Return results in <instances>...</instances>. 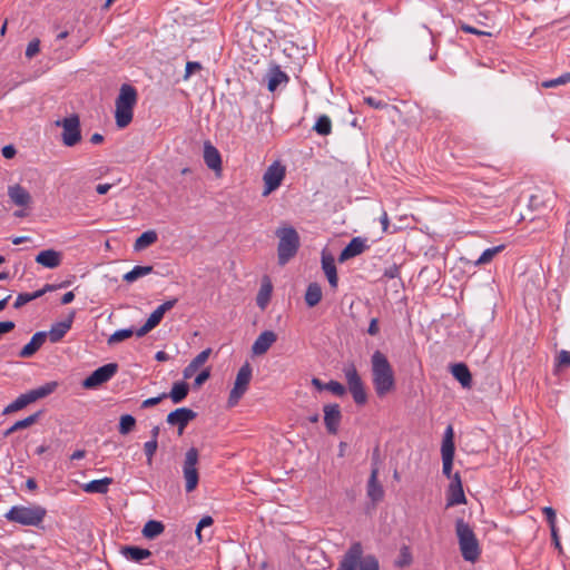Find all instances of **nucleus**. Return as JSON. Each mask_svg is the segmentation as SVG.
I'll return each mask as SVG.
<instances>
[{"label": "nucleus", "instance_id": "18", "mask_svg": "<svg viewBox=\"0 0 570 570\" xmlns=\"http://www.w3.org/2000/svg\"><path fill=\"white\" fill-rule=\"evenodd\" d=\"M36 263L46 268H57L62 262V254L55 249H45L38 253L35 258Z\"/></svg>", "mask_w": 570, "mask_h": 570}, {"label": "nucleus", "instance_id": "57", "mask_svg": "<svg viewBox=\"0 0 570 570\" xmlns=\"http://www.w3.org/2000/svg\"><path fill=\"white\" fill-rule=\"evenodd\" d=\"M168 395L166 393H163L156 397H150V399H147L145 400L142 403H141V407L142 409H147V407H150V406H154V405H157L158 403H160L161 400L166 399Z\"/></svg>", "mask_w": 570, "mask_h": 570}, {"label": "nucleus", "instance_id": "9", "mask_svg": "<svg viewBox=\"0 0 570 570\" xmlns=\"http://www.w3.org/2000/svg\"><path fill=\"white\" fill-rule=\"evenodd\" d=\"M285 174L286 168L279 161H274L272 165H269L263 175V196H268L271 193L276 190L281 186Z\"/></svg>", "mask_w": 570, "mask_h": 570}, {"label": "nucleus", "instance_id": "43", "mask_svg": "<svg viewBox=\"0 0 570 570\" xmlns=\"http://www.w3.org/2000/svg\"><path fill=\"white\" fill-rule=\"evenodd\" d=\"M136 424V419L130 414H125L120 416L119 422V433L122 435L128 434Z\"/></svg>", "mask_w": 570, "mask_h": 570}, {"label": "nucleus", "instance_id": "12", "mask_svg": "<svg viewBox=\"0 0 570 570\" xmlns=\"http://www.w3.org/2000/svg\"><path fill=\"white\" fill-rule=\"evenodd\" d=\"M177 303V299H169L165 303L160 304L148 317L146 323L136 331V335L138 337L145 336L147 333H149L151 330H154L163 320L166 312L171 309L175 304Z\"/></svg>", "mask_w": 570, "mask_h": 570}, {"label": "nucleus", "instance_id": "49", "mask_svg": "<svg viewBox=\"0 0 570 570\" xmlns=\"http://www.w3.org/2000/svg\"><path fill=\"white\" fill-rule=\"evenodd\" d=\"M40 51V41L38 39L31 40L26 49V57L32 58Z\"/></svg>", "mask_w": 570, "mask_h": 570}, {"label": "nucleus", "instance_id": "55", "mask_svg": "<svg viewBox=\"0 0 570 570\" xmlns=\"http://www.w3.org/2000/svg\"><path fill=\"white\" fill-rule=\"evenodd\" d=\"M210 376V370L209 368H205L196 377H195V381H194V385L195 387H200Z\"/></svg>", "mask_w": 570, "mask_h": 570}, {"label": "nucleus", "instance_id": "34", "mask_svg": "<svg viewBox=\"0 0 570 570\" xmlns=\"http://www.w3.org/2000/svg\"><path fill=\"white\" fill-rule=\"evenodd\" d=\"M164 530L165 527L160 521L149 520L142 528V535L147 539H155L161 534Z\"/></svg>", "mask_w": 570, "mask_h": 570}, {"label": "nucleus", "instance_id": "33", "mask_svg": "<svg viewBox=\"0 0 570 570\" xmlns=\"http://www.w3.org/2000/svg\"><path fill=\"white\" fill-rule=\"evenodd\" d=\"M272 289L273 287L269 279H264L256 297V303L262 309H264L267 306L271 299Z\"/></svg>", "mask_w": 570, "mask_h": 570}, {"label": "nucleus", "instance_id": "39", "mask_svg": "<svg viewBox=\"0 0 570 570\" xmlns=\"http://www.w3.org/2000/svg\"><path fill=\"white\" fill-rule=\"evenodd\" d=\"M57 385L58 384L56 382H49L42 386L29 391L28 393L31 401L36 402L37 400L46 397L47 395L51 394L56 390Z\"/></svg>", "mask_w": 570, "mask_h": 570}, {"label": "nucleus", "instance_id": "61", "mask_svg": "<svg viewBox=\"0 0 570 570\" xmlns=\"http://www.w3.org/2000/svg\"><path fill=\"white\" fill-rule=\"evenodd\" d=\"M550 531H551V538L554 543V547L558 548L559 550H561V543H560L557 525L552 524V527L550 528Z\"/></svg>", "mask_w": 570, "mask_h": 570}, {"label": "nucleus", "instance_id": "3", "mask_svg": "<svg viewBox=\"0 0 570 570\" xmlns=\"http://www.w3.org/2000/svg\"><path fill=\"white\" fill-rule=\"evenodd\" d=\"M47 517V509L39 504L13 505L4 518L24 527L40 528Z\"/></svg>", "mask_w": 570, "mask_h": 570}, {"label": "nucleus", "instance_id": "37", "mask_svg": "<svg viewBox=\"0 0 570 570\" xmlns=\"http://www.w3.org/2000/svg\"><path fill=\"white\" fill-rule=\"evenodd\" d=\"M505 248L504 245H498L491 248H487L481 256L475 261V266L487 265L492 262V259L500 254Z\"/></svg>", "mask_w": 570, "mask_h": 570}, {"label": "nucleus", "instance_id": "1", "mask_svg": "<svg viewBox=\"0 0 570 570\" xmlns=\"http://www.w3.org/2000/svg\"><path fill=\"white\" fill-rule=\"evenodd\" d=\"M372 381L379 396H384L394 387V373L387 357L375 351L371 357Z\"/></svg>", "mask_w": 570, "mask_h": 570}, {"label": "nucleus", "instance_id": "10", "mask_svg": "<svg viewBox=\"0 0 570 570\" xmlns=\"http://www.w3.org/2000/svg\"><path fill=\"white\" fill-rule=\"evenodd\" d=\"M454 442H453V429L449 425L445 430L444 438L441 446L443 468L442 472L446 478H452V466L454 459Z\"/></svg>", "mask_w": 570, "mask_h": 570}, {"label": "nucleus", "instance_id": "28", "mask_svg": "<svg viewBox=\"0 0 570 570\" xmlns=\"http://www.w3.org/2000/svg\"><path fill=\"white\" fill-rule=\"evenodd\" d=\"M124 557L134 562H140L151 556L148 549H144L136 546H125L121 548Z\"/></svg>", "mask_w": 570, "mask_h": 570}, {"label": "nucleus", "instance_id": "63", "mask_svg": "<svg viewBox=\"0 0 570 570\" xmlns=\"http://www.w3.org/2000/svg\"><path fill=\"white\" fill-rule=\"evenodd\" d=\"M370 335H376L379 333V323L376 318H372L367 328Z\"/></svg>", "mask_w": 570, "mask_h": 570}, {"label": "nucleus", "instance_id": "22", "mask_svg": "<svg viewBox=\"0 0 570 570\" xmlns=\"http://www.w3.org/2000/svg\"><path fill=\"white\" fill-rule=\"evenodd\" d=\"M204 161L212 170L218 171L222 169L220 154L209 141L204 144Z\"/></svg>", "mask_w": 570, "mask_h": 570}, {"label": "nucleus", "instance_id": "25", "mask_svg": "<svg viewBox=\"0 0 570 570\" xmlns=\"http://www.w3.org/2000/svg\"><path fill=\"white\" fill-rule=\"evenodd\" d=\"M46 338L47 332H37L19 352V356L23 358L31 357L43 345Z\"/></svg>", "mask_w": 570, "mask_h": 570}, {"label": "nucleus", "instance_id": "8", "mask_svg": "<svg viewBox=\"0 0 570 570\" xmlns=\"http://www.w3.org/2000/svg\"><path fill=\"white\" fill-rule=\"evenodd\" d=\"M198 462V451L195 448H190L186 454L183 464V474L185 479V489L187 492H191L196 489L199 474L196 468Z\"/></svg>", "mask_w": 570, "mask_h": 570}, {"label": "nucleus", "instance_id": "52", "mask_svg": "<svg viewBox=\"0 0 570 570\" xmlns=\"http://www.w3.org/2000/svg\"><path fill=\"white\" fill-rule=\"evenodd\" d=\"M202 69V65L197 61H188L186 63L184 79L187 80L194 72Z\"/></svg>", "mask_w": 570, "mask_h": 570}, {"label": "nucleus", "instance_id": "36", "mask_svg": "<svg viewBox=\"0 0 570 570\" xmlns=\"http://www.w3.org/2000/svg\"><path fill=\"white\" fill-rule=\"evenodd\" d=\"M446 505L453 507L459 505L462 503H465V495L463 491V487L461 488H451L448 489V495H446Z\"/></svg>", "mask_w": 570, "mask_h": 570}, {"label": "nucleus", "instance_id": "64", "mask_svg": "<svg viewBox=\"0 0 570 570\" xmlns=\"http://www.w3.org/2000/svg\"><path fill=\"white\" fill-rule=\"evenodd\" d=\"M451 480V483L449 487L451 488H461L462 481L460 474L456 472L452 475V478H449Z\"/></svg>", "mask_w": 570, "mask_h": 570}, {"label": "nucleus", "instance_id": "32", "mask_svg": "<svg viewBox=\"0 0 570 570\" xmlns=\"http://www.w3.org/2000/svg\"><path fill=\"white\" fill-rule=\"evenodd\" d=\"M158 239L157 233L155 230L144 232L135 242L134 248L137 252H140L148 246L155 244Z\"/></svg>", "mask_w": 570, "mask_h": 570}, {"label": "nucleus", "instance_id": "62", "mask_svg": "<svg viewBox=\"0 0 570 570\" xmlns=\"http://www.w3.org/2000/svg\"><path fill=\"white\" fill-rule=\"evenodd\" d=\"M16 155V148L12 145L4 146L2 148V156L7 159L12 158Z\"/></svg>", "mask_w": 570, "mask_h": 570}, {"label": "nucleus", "instance_id": "19", "mask_svg": "<svg viewBox=\"0 0 570 570\" xmlns=\"http://www.w3.org/2000/svg\"><path fill=\"white\" fill-rule=\"evenodd\" d=\"M8 196L14 205L20 207H27L32 203L30 193L19 184L8 187Z\"/></svg>", "mask_w": 570, "mask_h": 570}, {"label": "nucleus", "instance_id": "7", "mask_svg": "<svg viewBox=\"0 0 570 570\" xmlns=\"http://www.w3.org/2000/svg\"><path fill=\"white\" fill-rule=\"evenodd\" d=\"M253 370L248 362L243 364L237 372L234 386L229 393L228 405L235 406L246 393L252 380Z\"/></svg>", "mask_w": 570, "mask_h": 570}, {"label": "nucleus", "instance_id": "46", "mask_svg": "<svg viewBox=\"0 0 570 570\" xmlns=\"http://www.w3.org/2000/svg\"><path fill=\"white\" fill-rule=\"evenodd\" d=\"M379 569H380L379 561L374 556L367 554L362 559L360 570H379Z\"/></svg>", "mask_w": 570, "mask_h": 570}, {"label": "nucleus", "instance_id": "26", "mask_svg": "<svg viewBox=\"0 0 570 570\" xmlns=\"http://www.w3.org/2000/svg\"><path fill=\"white\" fill-rule=\"evenodd\" d=\"M56 288L55 285H51V284H46L39 291H36L33 293H21L17 296L16 298V302L13 304V307L14 308H20L22 307L23 305H26L27 303L33 301V299H37L39 297H41L42 295H45L47 292H51Z\"/></svg>", "mask_w": 570, "mask_h": 570}, {"label": "nucleus", "instance_id": "42", "mask_svg": "<svg viewBox=\"0 0 570 570\" xmlns=\"http://www.w3.org/2000/svg\"><path fill=\"white\" fill-rule=\"evenodd\" d=\"M134 334H136V331H134L132 328L118 330L109 336L108 344L112 345V344L119 343L121 341H125V340L131 337Z\"/></svg>", "mask_w": 570, "mask_h": 570}, {"label": "nucleus", "instance_id": "56", "mask_svg": "<svg viewBox=\"0 0 570 570\" xmlns=\"http://www.w3.org/2000/svg\"><path fill=\"white\" fill-rule=\"evenodd\" d=\"M543 514L547 518V521L549 523V527L551 528L552 524L556 525L557 514L553 508L551 507H544L542 509Z\"/></svg>", "mask_w": 570, "mask_h": 570}, {"label": "nucleus", "instance_id": "47", "mask_svg": "<svg viewBox=\"0 0 570 570\" xmlns=\"http://www.w3.org/2000/svg\"><path fill=\"white\" fill-rule=\"evenodd\" d=\"M158 448V441L157 440H149L144 444V451L147 458V463L150 465L153 463V458L157 451Z\"/></svg>", "mask_w": 570, "mask_h": 570}, {"label": "nucleus", "instance_id": "41", "mask_svg": "<svg viewBox=\"0 0 570 570\" xmlns=\"http://www.w3.org/2000/svg\"><path fill=\"white\" fill-rule=\"evenodd\" d=\"M314 130L322 136H327L332 131V121L328 116L322 115L317 118Z\"/></svg>", "mask_w": 570, "mask_h": 570}, {"label": "nucleus", "instance_id": "45", "mask_svg": "<svg viewBox=\"0 0 570 570\" xmlns=\"http://www.w3.org/2000/svg\"><path fill=\"white\" fill-rule=\"evenodd\" d=\"M40 415H41V412H37L32 415L27 416L23 420L17 421L14 423V429L22 430V429H27V428L31 426L32 424H35L38 421Z\"/></svg>", "mask_w": 570, "mask_h": 570}, {"label": "nucleus", "instance_id": "40", "mask_svg": "<svg viewBox=\"0 0 570 570\" xmlns=\"http://www.w3.org/2000/svg\"><path fill=\"white\" fill-rule=\"evenodd\" d=\"M32 403L29 393L21 394L18 396L12 403H10L3 411V414L12 413L26 407L28 404Z\"/></svg>", "mask_w": 570, "mask_h": 570}, {"label": "nucleus", "instance_id": "29", "mask_svg": "<svg viewBox=\"0 0 570 570\" xmlns=\"http://www.w3.org/2000/svg\"><path fill=\"white\" fill-rule=\"evenodd\" d=\"M112 483L111 478H104L99 480H92L83 484L82 489L87 493H99L105 494L108 492L109 485Z\"/></svg>", "mask_w": 570, "mask_h": 570}, {"label": "nucleus", "instance_id": "11", "mask_svg": "<svg viewBox=\"0 0 570 570\" xmlns=\"http://www.w3.org/2000/svg\"><path fill=\"white\" fill-rule=\"evenodd\" d=\"M118 365L116 363H108L95 370L83 382L85 389H95L108 382L117 372Z\"/></svg>", "mask_w": 570, "mask_h": 570}, {"label": "nucleus", "instance_id": "17", "mask_svg": "<svg viewBox=\"0 0 570 570\" xmlns=\"http://www.w3.org/2000/svg\"><path fill=\"white\" fill-rule=\"evenodd\" d=\"M367 248L366 239L361 237H354L341 252L338 256V261L344 263L350 258H353L360 254H362Z\"/></svg>", "mask_w": 570, "mask_h": 570}, {"label": "nucleus", "instance_id": "58", "mask_svg": "<svg viewBox=\"0 0 570 570\" xmlns=\"http://www.w3.org/2000/svg\"><path fill=\"white\" fill-rule=\"evenodd\" d=\"M198 371L197 365L190 362L183 371V376L185 380L191 379L196 372Z\"/></svg>", "mask_w": 570, "mask_h": 570}, {"label": "nucleus", "instance_id": "6", "mask_svg": "<svg viewBox=\"0 0 570 570\" xmlns=\"http://www.w3.org/2000/svg\"><path fill=\"white\" fill-rule=\"evenodd\" d=\"M62 128L61 140L67 147H73L81 140L80 120L77 115H71L55 122Z\"/></svg>", "mask_w": 570, "mask_h": 570}, {"label": "nucleus", "instance_id": "35", "mask_svg": "<svg viewBox=\"0 0 570 570\" xmlns=\"http://www.w3.org/2000/svg\"><path fill=\"white\" fill-rule=\"evenodd\" d=\"M188 394V385L185 382H175L171 391L167 394L171 401L177 404L180 403Z\"/></svg>", "mask_w": 570, "mask_h": 570}, {"label": "nucleus", "instance_id": "59", "mask_svg": "<svg viewBox=\"0 0 570 570\" xmlns=\"http://www.w3.org/2000/svg\"><path fill=\"white\" fill-rule=\"evenodd\" d=\"M364 101L370 105L371 107H374L375 109H382L386 106L385 102L381 101V100H376L375 98L373 97H366L364 99Z\"/></svg>", "mask_w": 570, "mask_h": 570}, {"label": "nucleus", "instance_id": "27", "mask_svg": "<svg viewBox=\"0 0 570 570\" xmlns=\"http://www.w3.org/2000/svg\"><path fill=\"white\" fill-rule=\"evenodd\" d=\"M451 373L454 376V379L461 383L463 387H471L472 375L464 363H456L452 365Z\"/></svg>", "mask_w": 570, "mask_h": 570}, {"label": "nucleus", "instance_id": "2", "mask_svg": "<svg viewBox=\"0 0 570 570\" xmlns=\"http://www.w3.org/2000/svg\"><path fill=\"white\" fill-rule=\"evenodd\" d=\"M137 99L138 94L134 86L121 85L115 102V120L118 128H125L131 122Z\"/></svg>", "mask_w": 570, "mask_h": 570}, {"label": "nucleus", "instance_id": "54", "mask_svg": "<svg viewBox=\"0 0 570 570\" xmlns=\"http://www.w3.org/2000/svg\"><path fill=\"white\" fill-rule=\"evenodd\" d=\"M412 561V557H411V553L409 551V549L406 547H403L401 549V558L400 560L397 561V566L399 567H406L411 563Z\"/></svg>", "mask_w": 570, "mask_h": 570}, {"label": "nucleus", "instance_id": "16", "mask_svg": "<svg viewBox=\"0 0 570 570\" xmlns=\"http://www.w3.org/2000/svg\"><path fill=\"white\" fill-rule=\"evenodd\" d=\"M277 335L273 331H264L255 340L252 346V353L254 355L265 354L271 346L276 342Z\"/></svg>", "mask_w": 570, "mask_h": 570}, {"label": "nucleus", "instance_id": "48", "mask_svg": "<svg viewBox=\"0 0 570 570\" xmlns=\"http://www.w3.org/2000/svg\"><path fill=\"white\" fill-rule=\"evenodd\" d=\"M324 389L330 391L336 396H343L345 394V387L337 381H330L325 383Z\"/></svg>", "mask_w": 570, "mask_h": 570}, {"label": "nucleus", "instance_id": "44", "mask_svg": "<svg viewBox=\"0 0 570 570\" xmlns=\"http://www.w3.org/2000/svg\"><path fill=\"white\" fill-rule=\"evenodd\" d=\"M570 82V72H566L558 78L546 80L542 82V87L544 88H556L558 86H563Z\"/></svg>", "mask_w": 570, "mask_h": 570}, {"label": "nucleus", "instance_id": "51", "mask_svg": "<svg viewBox=\"0 0 570 570\" xmlns=\"http://www.w3.org/2000/svg\"><path fill=\"white\" fill-rule=\"evenodd\" d=\"M557 365L561 367H570V352L562 350L560 351L558 358H557Z\"/></svg>", "mask_w": 570, "mask_h": 570}, {"label": "nucleus", "instance_id": "14", "mask_svg": "<svg viewBox=\"0 0 570 570\" xmlns=\"http://www.w3.org/2000/svg\"><path fill=\"white\" fill-rule=\"evenodd\" d=\"M197 416V413L188 407H179L167 415V423L178 426V433L181 434L187 424Z\"/></svg>", "mask_w": 570, "mask_h": 570}, {"label": "nucleus", "instance_id": "5", "mask_svg": "<svg viewBox=\"0 0 570 570\" xmlns=\"http://www.w3.org/2000/svg\"><path fill=\"white\" fill-rule=\"evenodd\" d=\"M276 236L279 238L277 246L278 264H287L297 253L299 248V236L295 228L279 227L276 230Z\"/></svg>", "mask_w": 570, "mask_h": 570}, {"label": "nucleus", "instance_id": "30", "mask_svg": "<svg viewBox=\"0 0 570 570\" xmlns=\"http://www.w3.org/2000/svg\"><path fill=\"white\" fill-rule=\"evenodd\" d=\"M350 392L363 386V382L354 364H348L343 370Z\"/></svg>", "mask_w": 570, "mask_h": 570}, {"label": "nucleus", "instance_id": "50", "mask_svg": "<svg viewBox=\"0 0 570 570\" xmlns=\"http://www.w3.org/2000/svg\"><path fill=\"white\" fill-rule=\"evenodd\" d=\"M212 353V350L210 348H206L204 351H202L199 354H197L193 360L191 362L197 365V367L199 368L203 364H205L209 357Z\"/></svg>", "mask_w": 570, "mask_h": 570}, {"label": "nucleus", "instance_id": "24", "mask_svg": "<svg viewBox=\"0 0 570 570\" xmlns=\"http://www.w3.org/2000/svg\"><path fill=\"white\" fill-rule=\"evenodd\" d=\"M267 88L269 91H275L281 85H286L289 80L286 72L279 66H273L267 73Z\"/></svg>", "mask_w": 570, "mask_h": 570}, {"label": "nucleus", "instance_id": "21", "mask_svg": "<svg viewBox=\"0 0 570 570\" xmlns=\"http://www.w3.org/2000/svg\"><path fill=\"white\" fill-rule=\"evenodd\" d=\"M377 476H379V468L373 466L372 471H371L370 479H368V483H367V497L373 502H379L384 497V490H383V487L380 484Z\"/></svg>", "mask_w": 570, "mask_h": 570}, {"label": "nucleus", "instance_id": "23", "mask_svg": "<svg viewBox=\"0 0 570 570\" xmlns=\"http://www.w3.org/2000/svg\"><path fill=\"white\" fill-rule=\"evenodd\" d=\"M322 269L327 277V281L332 288L337 287L338 277L335 266L334 257L330 254L323 253L322 255Z\"/></svg>", "mask_w": 570, "mask_h": 570}, {"label": "nucleus", "instance_id": "13", "mask_svg": "<svg viewBox=\"0 0 570 570\" xmlns=\"http://www.w3.org/2000/svg\"><path fill=\"white\" fill-rule=\"evenodd\" d=\"M363 547L361 542H354L343 556L337 570H357L363 559Z\"/></svg>", "mask_w": 570, "mask_h": 570}, {"label": "nucleus", "instance_id": "4", "mask_svg": "<svg viewBox=\"0 0 570 570\" xmlns=\"http://www.w3.org/2000/svg\"><path fill=\"white\" fill-rule=\"evenodd\" d=\"M455 532L463 559L470 562L476 561L481 550L472 528L464 522L463 519H458L455 522Z\"/></svg>", "mask_w": 570, "mask_h": 570}, {"label": "nucleus", "instance_id": "15", "mask_svg": "<svg viewBox=\"0 0 570 570\" xmlns=\"http://www.w3.org/2000/svg\"><path fill=\"white\" fill-rule=\"evenodd\" d=\"M324 411V423L326 430L331 434H336L341 420L342 413L338 404H327L323 409Z\"/></svg>", "mask_w": 570, "mask_h": 570}, {"label": "nucleus", "instance_id": "38", "mask_svg": "<svg viewBox=\"0 0 570 570\" xmlns=\"http://www.w3.org/2000/svg\"><path fill=\"white\" fill-rule=\"evenodd\" d=\"M153 272V266H135L131 271L124 275V281L132 283L140 277L147 276Z\"/></svg>", "mask_w": 570, "mask_h": 570}, {"label": "nucleus", "instance_id": "60", "mask_svg": "<svg viewBox=\"0 0 570 570\" xmlns=\"http://www.w3.org/2000/svg\"><path fill=\"white\" fill-rule=\"evenodd\" d=\"M13 328H14V323L13 322H11V321L0 322V336L2 334L9 333Z\"/></svg>", "mask_w": 570, "mask_h": 570}, {"label": "nucleus", "instance_id": "20", "mask_svg": "<svg viewBox=\"0 0 570 570\" xmlns=\"http://www.w3.org/2000/svg\"><path fill=\"white\" fill-rule=\"evenodd\" d=\"M73 317L75 312H72L65 321L53 324L47 333V337H49L52 343L59 342L71 328Z\"/></svg>", "mask_w": 570, "mask_h": 570}, {"label": "nucleus", "instance_id": "53", "mask_svg": "<svg viewBox=\"0 0 570 570\" xmlns=\"http://www.w3.org/2000/svg\"><path fill=\"white\" fill-rule=\"evenodd\" d=\"M351 394L356 404H364L366 402V393L364 386L356 389L355 391L351 392Z\"/></svg>", "mask_w": 570, "mask_h": 570}, {"label": "nucleus", "instance_id": "31", "mask_svg": "<svg viewBox=\"0 0 570 570\" xmlns=\"http://www.w3.org/2000/svg\"><path fill=\"white\" fill-rule=\"evenodd\" d=\"M322 299V288L317 283H311L305 293V303L309 307L316 306Z\"/></svg>", "mask_w": 570, "mask_h": 570}]
</instances>
